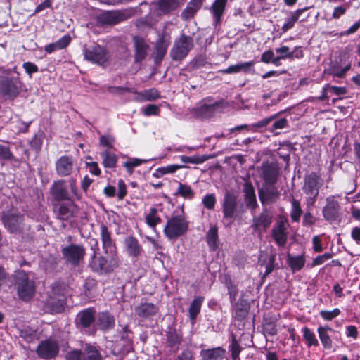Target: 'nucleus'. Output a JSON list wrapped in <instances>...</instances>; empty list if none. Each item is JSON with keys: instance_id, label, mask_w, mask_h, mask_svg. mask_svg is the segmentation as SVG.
Masks as SVG:
<instances>
[{"instance_id": "35", "label": "nucleus", "mask_w": 360, "mask_h": 360, "mask_svg": "<svg viewBox=\"0 0 360 360\" xmlns=\"http://www.w3.org/2000/svg\"><path fill=\"white\" fill-rule=\"evenodd\" d=\"M204 300V297L197 296L191 302L188 308V317L192 322L195 321L198 314L200 312Z\"/></svg>"}, {"instance_id": "38", "label": "nucleus", "mask_w": 360, "mask_h": 360, "mask_svg": "<svg viewBox=\"0 0 360 360\" xmlns=\"http://www.w3.org/2000/svg\"><path fill=\"white\" fill-rule=\"evenodd\" d=\"M47 304L52 313L62 312L65 304L63 296L60 295L57 298L49 297L47 300Z\"/></svg>"}, {"instance_id": "36", "label": "nucleus", "mask_w": 360, "mask_h": 360, "mask_svg": "<svg viewBox=\"0 0 360 360\" xmlns=\"http://www.w3.org/2000/svg\"><path fill=\"white\" fill-rule=\"evenodd\" d=\"M71 38L69 35H64L54 43L46 45L44 51L47 53H51L57 50L65 49L70 43Z\"/></svg>"}, {"instance_id": "20", "label": "nucleus", "mask_w": 360, "mask_h": 360, "mask_svg": "<svg viewBox=\"0 0 360 360\" xmlns=\"http://www.w3.org/2000/svg\"><path fill=\"white\" fill-rule=\"evenodd\" d=\"M272 214L266 210L258 216L254 217L252 226L255 231H266L272 222Z\"/></svg>"}, {"instance_id": "3", "label": "nucleus", "mask_w": 360, "mask_h": 360, "mask_svg": "<svg viewBox=\"0 0 360 360\" xmlns=\"http://www.w3.org/2000/svg\"><path fill=\"white\" fill-rule=\"evenodd\" d=\"M188 226L184 214L174 215L167 219L163 232L169 240H176L187 232Z\"/></svg>"}, {"instance_id": "58", "label": "nucleus", "mask_w": 360, "mask_h": 360, "mask_svg": "<svg viewBox=\"0 0 360 360\" xmlns=\"http://www.w3.org/2000/svg\"><path fill=\"white\" fill-rule=\"evenodd\" d=\"M176 360H195V352L191 349H184L176 356Z\"/></svg>"}, {"instance_id": "44", "label": "nucleus", "mask_w": 360, "mask_h": 360, "mask_svg": "<svg viewBox=\"0 0 360 360\" xmlns=\"http://www.w3.org/2000/svg\"><path fill=\"white\" fill-rule=\"evenodd\" d=\"M158 210L155 207L150 209V212L146 217V224L155 231L157 224L161 222L160 217L157 216Z\"/></svg>"}, {"instance_id": "53", "label": "nucleus", "mask_w": 360, "mask_h": 360, "mask_svg": "<svg viewBox=\"0 0 360 360\" xmlns=\"http://www.w3.org/2000/svg\"><path fill=\"white\" fill-rule=\"evenodd\" d=\"M115 142V138L109 134L101 135L99 139L100 146L106 147L108 150L113 148Z\"/></svg>"}, {"instance_id": "6", "label": "nucleus", "mask_w": 360, "mask_h": 360, "mask_svg": "<svg viewBox=\"0 0 360 360\" xmlns=\"http://www.w3.org/2000/svg\"><path fill=\"white\" fill-rule=\"evenodd\" d=\"M223 222L225 226H230L238 212V196L233 192L226 191L222 200Z\"/></svg>"}, {"instance_id": "52", "label": "nucleus", "mask_w": 360, "mask_h": 360, "mask_svg": "<svg viewBox=\"0 0 360 360\" xmlns=\"http://www.w3.org/2000/svg\"><path fill=\"white\" fill-rule=\"evenodd\" d=\"M178 6L176 0H161L159 4L160 9L164 13L174 10Z\"/></svg>"}, {"instance_id": "63", "label": "nucleus", "mask_w": 360, "mask_h": 360, "mask_svg": "<svg viewBox=\"0 0 360 360\" xmlns=\"http://www.w3.org/2000/svg\"><path fill=\"white\" fill-rule=\"evenodd\" d=\"M275 51L276 53L280 54L281 58L283 59H292V55H290L291 51H290V48L287 46L276 48Z\"/></svg>"}, {"instance_id": "12", "label": "nucleus", "mask_w": 360, "mask_h": 360, "mask_svg": "<svg viewBox=\"0 0 360 360\" xmlns=\"http://www.w3.org/2000/svg\"><path fill=\"white\" fill-rule=\"evenodd\" d=\"M36 352L41 359L46 360L53 359L59 352L58 343L51 339L43 340L37 347Z\"/></svg>"}, {"instance_id": "19", "label": "nucleus", "mask_w": 360, "mask_h": 360, "mask_svg": "<svg viewBox=\"0 0 360 360\" xmlns=\"http://www.w3.org/2000/svg\"><path fill=\"white\" fill-rule=\"evenodd\" d=\"M133 44L134 47V62L141 63L146 59L148 55L149 45L144 39L137 36L133 38Z\"/></svg>"}, {"instance_id": "23", "label": "nucleus", "mask_w": 360, "mask_h": 360, "mask_svg": "<svg viewBox=\"0 0 360 360\" xmlns=\"http://www.w3.org/2000/svg\"><path fill=\"white\" fill-rule=\"evenodd\" d=\"M183 335L181 330L174 328H169L166 332L167 345L176 352L181 344Z\"/></svg>"}, {"instance_id": "34", "label": "nucleus", "mask_w": 360, "mask_h": 360, "mask_svg": "<svg viewBox=\"0 0 360 360\" xmlns=\"http://www.w3.org/2000/svg\"><path fill=\"white\" fill-rule=\"evenodd\" d=\"M226 3L227 0H215L213 2L210 8V11L216 23L221 21V18L225 11Z\"/></svg>"}, {"instance_id": "14", "label": "nucleus", "mask_w": 360, "mask_h": 360, "mask_svg": "<svg viewBox=\"0 0 360 360\" xmlns=\"http://www.w3.org/2000/svg\"><path fill=\"white\" fill-rule=\"evenodd\" d=\"M258 195L261 203L264 205L276 202L279 198L280 192L275 184H263L258 190Z\"/></svg>"}, {"instance_id": "51", "label": "nucleus", "mask_w": 360, "mask_h": 360, "mask_svg": "<svg viewBox=\"0 0 360 360\" xmlns=\"http://www.w3.org/2000/svg\"><path fill=\"white\" fill-rule=\"evenodd\" d=\"M140 94L144 101H153L160 97L158 91L155 88L145 90Z\"/></svg>"}, {"instance_id": "5", "label": "nucleus", "mask_w": 360, "mask_h": 360, "mask_svg": "<svg viewBox=\"0 0 360 360\" xmlns=\"http://www.w3.org/2000/svg\"><path fill=\"white\" fill-rule=\"evenodd\" d=\"M22 85L18 77L0 76V97L15 99L20 94Z\"/></svg>"}, {"instance_id": "2", "label": "nucleus", "mask_w": 360, "mask_h": 360, "mask_svg": "<svg viewBox=\"0 0 360 360\" xmlns=\"http://www.w3.org/2000/svg\"><path fill=\"white\" fill-rule=\"evenodd\" d=\"M323 179L316 172H311L304 179L302 190L307 195L306 204L307 207H313L319 195V189L323 185Z\"/></svg>"}, {"instance_id": "37", "label": "nucleus", "mask_w": 360, "mask_h": 360, "mask_svg": "<svg viewBox=\"0 0 360 360\" xmlns=\"http://www.w3.org/2000/svg\"><path fill=\"white\" fill-rule=\"evenodd\" d=\"M100 156L102 159V164L105 168H113L116 166L117 161V155L110 152L108 149L100 153Z\"/></svg>"}, {"instance_id": "16", "label": "nucleus", "mask_w": 360, "mask_h": 360, "mask_svg": "<svg viewBox=\"0 0 360 360\" xmlns=\"http://www.w3.org/2000/svg\"><path fill=\"white\" fill-rule=\"evenodd\" d=\"M127 18L124 12L111 11L104 12L97 17V22L102 25H115Z\"/></svg>"}, {"instance_id": "7", "label": "nucleus", "mask_w": 360, "mask_h": 360, "mask_svg": "<svg viewBox=\"0 0 360 360\" xmlns=\"http://www.w3.org/2000/svg\"><path fill=\"white\" fill-rule=\"evenodd\" d=\"M212 100V97L203 99L200 106L193 109L195 115L198 117L209 118L221 112V109L226 106V103L223 99L211 103Z\"/></svg>"}, {"instance_id": "45", "label": "nucleus", "mask_w": 360, "mask_h": 360, "mask_svg": "<svg viewBox=\"0 0 360 360\" xmlns=\"http://www.w3.org/2000/svg\"><path fill=\"white\" fill-rule=\"evenodd\" d=\"M168 44L164 41L163 38H160L156 44V52L155 60V62H160L167 53Z\"/></svg>"}, {"instance_id": "26", "label": "nucleus", "mask_w": 360, "mask_h": 360, "mask_svg": "<svg viewBox=\"0 0 360 360\" xmlns=\"http://www.w3.org/2000/svg\"><path fill=\"white\" fill-rule=\"evenodd\" d=\"M75 210V205L72 202L61 203L58 208L56 207L57 218L67 221L74 216Z\"/></svg>"}, {"instance_id": "29", "label": "nucleus", "mask_w": 360, "mask_h": 360, "mask_svg": "<svg viewBox=\"0 0 360 360\" xmlns=\"http://www.w3.org/2000/svg\"><path fill=\"white\" fill-rule=\"evenodd\" d=\"M51 194L58 201L69 200L70 195L63 185V181L55 182L51 186Z\"/></svg>"}, {"instance_id": "8", "label": "nucleus", "mask_w": 360, "mask_h": 360, "mask_svg": "<svg viewBox=\"0 0 360 360\" xmlns=\"http://www.w3.org/2000/svg\"><path fill=\"white\" fill-rule=\"evenodd\" d=\"M193 39L191 36L182 34L176 39L170 51V56L173 60L180 61L188 54L193 48Z\"/></svg>"}, {"instance_id": "30", "label": "nucleus", "mask_w": 360, "mask_h": 360, "mask_svg": "<svg viewBox=\"0 0 360 360\" xmlns=\"http://www.w3.org/2000/svg\"><path fill=\"white\" fill-rule=\"evenodd\" d=\"M308 9L309 7H304L303 8H300L295 11L290 12V16L285 19V21L281 27L282 32L285 33L289 30L293 28L295 22L299 20L300 15Z\"/></svg>"}, {"instance_id": "39", "label": "nucleus", "mask_w": 360, "mask_h": 360, "mask_svg": "<svg viewBox=\"0 0 360 360\" xmlns=\"http://www.w3.org/2000/svg\"><path fill=\"white\" fill-rule=\"evenodd\" d=\"M185 167H187L181 165H169L165 167L158 168L155 170V172L153 174V176L155 178H161L165 174H173L178 169Z\"/></svg>"}, {"instance_id": "11", "label": "nucleus", "mask_w": 360, "mask_h": 360, "mask_svg": "<svg viewBox=\"0 0 360 360\" xmlns=\"http://www.w3.org/2000/svg\"><path fill=\"white\" fill-rule=\"evenodd\" d=\"M1 220L5 228L11 233H19L23 230V216L17 211L4 212Z\"/></svg>"}, {"instance_id": "33", "label": "nucleus", "mask_w": 360, "mask_h": 360, "mask_svg": "<svg viewBox=\"0 0 360 360\" xmlns=\"http://www.w3.org/2000/svg\"><path fill=\"white\" fill-rule=\"evenodd\" d=\"M97 324L103 330L112 329L115 326V319L113 316L108 312L98 314L97 317Z\"/></svg>"}, {"instance_id": "25", "label": "nucleus", "mask_w": 360, "mask_h": 360, "mask_svg": "<svg viewBox=\"0 0 360 360\" xmlns=\"http://www.w3.org/2000/svg\"><path fill=\"white\" fill-rule=\"evenodd\" d=\"M95 321V311L87 309L79 312L77 316V323L82 328H91Z\"/></svg>"}, {"instance_id": "18", "label": "nucleus", "mask_w": 360, "mask_h": 360, "mask_svg": "<svg viewBox=\"0 0 360 360\" xmlns=\"http://www.w3.org/2000/svg\"><path fill=\"white\" fill-rule=\"evenodd\" d=\"M340 205L335 196L330 195L326 198V205L323 208V216L327 221H334L338 217Z\"/></svg>"}, {"instance_id": "15", "label": "nucleus", "mask_w": 360, "mask_h": 360, "mask_svg": "<svg viewBox=\"0 0 360 360\" xmlns=\"http://www.w3.org/2000/svg\"><path fill=\"white\" fill-rule=\"evenodd\" d=\"M282 113V112H279L269 117H265L259 122L252 124V127L254 128L260 129L266 127L271 122H274L271 127L270 128L271 131H275L276 130L283 129L286 128L288 125V121L286 118H278V115Z\"/></svg>"}, {"instance_id": "55", "label": "nucleus", "mask_w": 360, "mask_h": 360, "mask_svg": "<svg viewBox=\"0 0 360 360\" xmlns=\"http://www.w3.org/2000/svg\"><path fill=\"white\" fill-rule=\"evenodd\" d=\"M102 248L104 253L108 255L118 256L117 247L113 240L102 243Z\"/></svg>"}, {"instance_id": "4", "label": "nucleus", "mask_w": 360, "mask_h": 360, "mask_svg": "<svg viewBox=\"0 0 360 360\" xmlns=\"http://www.w3.org/2000/svg\"><path fill=\"white\" fill-rule=\"evenodd\" d=\"M12 282L17 288L18 296L23 300H30L34 294V281L24 271H17L12 276Z\"/></svg>"}, {"instance_id": "31", "label": "nucleus", "mask_w": 360, "mask_h": 360, "mask_svg": "<svg viewBox=\"0 0 360 360\" xmlns=\"http://www.w3.org/2000/svg\"><path fill=\"white\" fill-rule=\"evenodd\" d=\"M305 262L304 253L297 256H293L290 253L287 255V263L293 273L300 271L304 267Z\"/></svg>"}, {"instance_id": "59", "label": "nucleus", "mask_w": 360, "mask_h": 360, "mask_svg": "<svg viewBox=\"0 0 360 360\" xmlns=\"http://www.w3.org/2000/svg\"><path fill=\"white\" fill-rule=\"evenodd\" d=\"M333 256V253L326 252L321 255H319L315 257L311 263V266H316L323 264L326 261L331 259Z\"/></svg>"}, {"instance_id": "13", "label": "nucleus", "mask_w": 360, "mask_h": 360, "mask_svg": "<svg viewBox=\"0 0 360 360\" xmlns=\"http://www.w3.org/2000/svg\"><path fill=\"white\" fill-rule=\"evenodd\" d=\"M288 221L283 218L278 219L271 230V236L279 247H284L288 240Z\"/></svg>"}, {"instance_id": "47", "label": "nucleus", "mask_w": 360, "mask_h": 360, "mask_svg": "<svg viewBox=\"0 0 360 360\" xmlns=\"http://www.w3.org/2000/svg\"><path fill=\"white\" fill-rule=\"evenodd\" d=\"M302 333L303 338L307 342V345L309 347L319 345V341L316 338L315 334L309 328H303Z\"/></svg>"}, {"instance_id": "40", "label": "nucleus", "mask_w": 360, "mask_h": 360, "mask_svg": "<svg viewBox=\"0 0 360 360\" xmlns=\"http://www.w3.org/2000/svg\"><path fill=\"white\" fill-rule=\"evenodd\" d=\"M206 240L212 250H216L219 245L218 228L212 226L207 233Z\"/></svg>"}, {"instance_id": "17", "label": "nucleus", "mask_w": 360, "mask_h": 360, "mask_svg": "<svg viewBox=\"0 0 360 360\" xmlns=\"http://www.w3.org/2000/svg\"><path fill=\"white\" fill-rule=\"evenodd\" d=\"M279 169L276 162L269 161L263 162L261 170L262 177L264 180V184H276L278 181Z\"/></svg>"}, {"instance_id": "50", "label": "nucleus", "mask_w": 360, "mask_h": 360, "mask_svg": "<svg viewBox=\"0 0 360 360\" xmlns=\"http://www.w3.org/2000/svg\"><path fill=\"white\" fill-rule=\"evenodd\" d=\"M217 202L216 196L214 193H207L202 199V203L205 208L213 210Z\"/></svg>"}, {"instance_id": "10", "label": "nucleus", "mask_w": 360, "mask_h": 360, "mask_svg": "<svg viewBox=\"0 0 360 360\" xmlns=\"http://www.w3.org/2000/svg\"><path fill=\"white\" fill-rule=\"evenodd\" d=\"M61 252L65 263L74 267L80 264L86 255L85 248L75 243L63 247Z\"/></svg>"}, {"instance_id": "49", "label": "nucleus", "mask_w": 360, "mask_h": 360, "mask_svg": "<svg viewBox=\"0 0 360 360\" xmlns=\"http://www.w3.org/2000/svg\"><path fill=\"white\" fill-rule=\"evenodd\" d=\"M180 159L182 162L185 164L191 163V164H202L205 161L207 160V157L206 155L199 156V155H193V156H186L181 155Z\"/></svg>"}, {"instance_id": "64", "label": "nucleus", "mask_w": 360, "mask_h": 360, "mask_svg": "<svg viewBox=\"0 0 360 360\" xmlns=\"http://www.w3.org/2000/svg\"><path fill=\"white\" fill-rule=\"evenodd\" d=\"M263 330L265 334L271 336L276 335L278 333L276 325L272 322H266L263 326Z\"/></svg>"}, {"instance_id": "28", "label": "nucleus", "mask_w": 360, "mask_h": 360, "mask_svg": "<svg viewBox=\"0 0 360 360\" xmlns=\"http://www.w3.org/2000/svg\"><path fill=\"white\" fill-rule=\"evenodd\" d=\"M334 333L335 330L328 326H319L317 328L319 338L325 349H330L333 346L332 339L329 333Z\"/></svg>"}, {"instance_id": "57", "label": "nucleus", "mask_w": 360, "mask_h": 360, "mask_svg": "<svg viewBox=\"0 0 360 360\" xmlns=\"http://www.w3.org/2000/svg\"><path fill=\"white\" fill-rule=\"evenodd\" d=\"M66 360H85L84 352L79 349H72L65 354Z\"/></svg>"}, {"instance_id": "27", "label": "nucleus", "mask_w": 360, "mask_h": 360, "mask_svg": "<svg viewBox=\"0 0 360 360\" xmlns=\"http://www.w3.org/2000/svg\"><path fill=\"white\" fill-rule=\"evenodd\" d=\"M226 349L221 347L210 349H203L200 351V355L202 360H223Z\"/></svg>"}, {"instance_id": "22", "label": "nucleus", "mask_w": 360, "mask_h": 360, "mask_svg": "<svg viewBox=\"0 0 360 360\" xmlns=\"http://www.w3.org/2000/svg\"><path fill=\"white\" fill-rule=\"evenodd\" d=\"M57 174L60 176L70 175L73 169L72 158L68 155L61 156L56 162Z\"/></svg>"}, {"instance_id": "54", "label": "nucleus", "mask_w": 360, "mask_h": 360, "mask_svg": "<svg viewBox=\"0 0 360 360\" xmlns=\"http://www.w3.org/2000/svg\"><path fill=\"white\" fill-rule=\"evenodd\" d=\"M148 160L132 158L129 161L124 163V167L127 169L128 173L131 174L133 173V168L141 165L142 163L148 162Z\"/></svg>"}, {"instance_id": "61", "label": "nucleus", "mask_w": 360, "mask_h": 360, "mask_svg": "<svg viewBox=\"0 0 360 360\" xmlns=\"http://www.w3.org/2000/svg\"><path fill=\"white\" fill-rule=\"evenodd\" d=\"M107 90L109 93L112 94L122 95L126 92H134L131 89L123 86H108Z\"/></svg>"}, {"instance_id": "21", "label": "nucleus", "mask_w": 360, "mask_h": 360, "mask_svg": "<svg viewBox=\"0 0 360 360\" xmlns=\"http://www.w3.org/2000/svg\"><path fill=\"white\" fill-rule=\"evenodd\" d=\"M124 245L129 257L138 258L143 252L142 246L134 236H129L126 237L124 240Z\"/></svg>"}, {"instance_id": "1", "label": "nucleus", "mask_w": 360, "mask_h": 360, "mask_svg": "<svg viewBox=\"0 0 360 360\" xmlns=\"http://www.w3.org/2000/svg\"><path fill=\"white\" fill-rule=\"evenodd\" d=\"M91 249L94 251L89 263V267L91 270L98 274H108L113 272L118 268L120 261L118 256L108 255V258L100 255L97 256L98 250V240L95 238L91 240Z\"/></svg>"}, {"instance_id": "62", "label": "nucleus", "mask_w": 360, "mask_h": 360, "mask_svg": "<svg viewBox=\"0 0 360 360\" xmlns=\"http://www.w3.org/2000/svg\"><path fill=\"white\" fill-rule=\"evenodd\" d=\"M13 155L9 148L6 146L0 144V159L4 160H11Z\"/></svg>"}, {"instance_id": "60", "label": "nucleus", "mask_w": 360, "mask_h": 360, "mask_svg": "<svg viewBox=\"0 0 360 360\" xmlns=\"http://www.w3.org/2000/svg\"><path fill=\"white\" fill-rule=\"evenodd\" d=\"M101 239L102 243L112 241L111 233L109 231L107 226L104 224L101 225Z\"/></svg>"}, {"instance_id": "41", "label": "nucleus", "mask_w": 360, "mask_h": 360, "mask_svg": "<svg viewBox=\"0 0 360 360\" xmlns=\"http://www.w3.org/2000/svg\"><path fill=\"white\" fill-rule=\"evenodd\" d=\"M85 360H103L98 349L89 344H86L84 349Z\"/></svg>"}, {"instance_id": "43", "label": "nucleus", "mask_w": 360, "mask_h": 360, "mask_svg": "<svg viewBox=\"0 0 360 360\" xmlns=\"http://www.w3.org/2000/svg\"><path fill=\"white\" fill-rule=\"evenodd\" d=\"M175 195H179L184 199L192 200L195 193L190 185L179 182Z\"/></svg>"}, {"instance_id": "56", "label": "nucleus", "mask_w": 360, "mask_h": 360, "mask_svg": "<svg viewBox=\"0 0 360 360\" xmlns=\"http://www.w3.org/2000/svg\"><path fill=\"white\" fill-rule=\"evenodd\" d=\"M321 317L325 321H331L340 314V310L335 308L332 311L322 310L319 313Z\"/></svg>"}, {"instance_id": "32", "label": "nucleus", "mask_w": 360, "mask_h": 360, "mask_svg": "<svg viewBox=\"0 0 360 360\" xmlns=\"http://www.w3.org/2000/svg\"><path fill=\"white\" fill-rule=\"evenodd\" d=\"M158 307L152 303H143L135 308L136 314L142 319H147L155 315Z\"/></svg>"}, {"instance_id": "46", "label": "nucleus", "mask_w": 360, "mask_h": 360, "mask_svg": "<svg viewBox=\"0 0 360 360\" xmlns=\"http://www.w3.org/2000/svg\"><path fill=\"white\" fill-rule=\"evenodd\" d=\"M233 316L239 321L244 320L248 315V309L245 304L237 303L233 308Z\"/></svg>"}, {"instance_id": "42", "label": "nucleus", "mask_w": 360, "mask_h": 360, "mask_svg": "<svg viewBox=\"0 0 360 360\" xmlns=\"http://www.w3.org/2000/svg\"><path fill=\"white\" fill-rule=\"evenodd\" d=\"M229 349L231 352L232 360H240L239 356L243 349V347L240 345L235 335L233 334H231L230 338Z\"/></svg>"}, {"instance_id": "48", "label": "nucleus", "mask_w": 360, "mask_h": 360, "mask_svg": "<svg viewBox=\"0 0 360 360\" xmlns=\"http://www.w3.org/2000/svg\"><path fill=\"white\" fill-rule=\"evenodd\" d=\"M302 210L298 200L293 199L292 202L291 219L293 221L297 222L300 220Z\"/></svg>"}, {"instance_id": "9", "label": "nucleus", "mask_w": 360, "mask_h": 360, "mask_svg": "<svg viewBox=\"0 0 360 360\" xmlns=\"http://www.w3.org/2000/svg\"><path fill=\"white\" fill-rule=\"evenodd\" d=\"M84 58L89 62L104 66L110 59L108 51L103 46L94 44L83 49Z\"/></svg>"}, {"instance_id": "24", "label": "nucleus", "mask_w": 360, "mask_h": 360, "mask_svg": "<svg viewBox=\"0 0 360 360\" xmlns=\"http://www.w3.org/2000/svg\"><path fill=\"white\" fill-rule=\"evenodd\" d=\"M244 199L248 208L253 212L257 207L256 195L254 186L250 182H245L243 185Z\"/></svg>"}]
</instances>
